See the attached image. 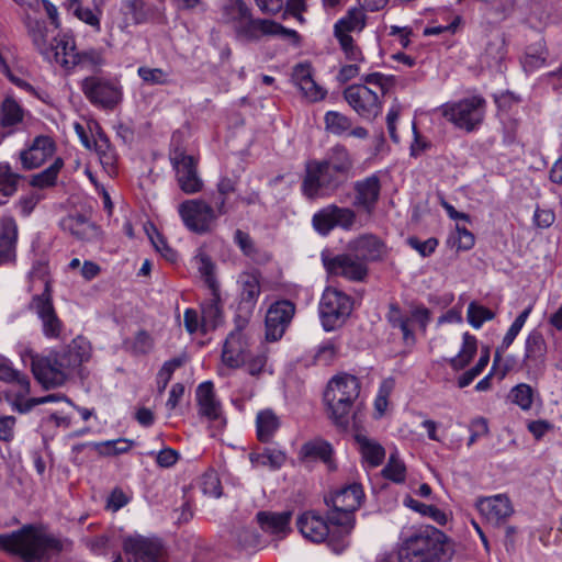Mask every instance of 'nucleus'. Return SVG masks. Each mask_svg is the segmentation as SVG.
Segmentation results:
<instances>
[{"label": "nucleus", "mask_w": 562, "mask_h": 562, "mask_svg": "<svg viewBox=\"0 0 562 562\" xmlns=\"http://www.w3.org/2000/svg\"><path fill=\"white\" fill-rule=\"evenodd\" d=\"M121 11L136 25L147 22L150 15V10L144 0H123Z\"/></svg>", "instance_id": "a18cd8bd"}, {"label": "nucleus", "mask_w": 562, "mask_h": 562, "mask_svg": "<svg viewBox=\"0 0 562 562\" xmlns=\"http://www.w3.org/2000/svg\"><path fill=\"white\" fill-rule=\"evenodd\" d=\"M27 308L36 314L41 321L42 333L46 338H60L64 324L54 307L53 294H34L29 302Z\"/></svg>", "instance_id": "4468645a"}, {"label": "nucleus", "mask_w": 562, "mask_h": 562, "mask_svg": "<svg viewBox=\"0 0 562 562\" xmlns=\"http://www.w3.org/2000/svg\"><path fill=\"white\" fill-rule=\"evenodd\" d=\"M199 413L209 420L220 422L224 424L222 417V406L215 396L213 383L210 381L199 384L195 391Z\"/></svg>", "instance_id": "c85d7f7f"}, {"label": "nucleus", "mask_w": 562, "mask_h": 562, "mask_svg": "<svg viewBox=\"0 0 562 562\" xmlns=\"http://www.w3.org/2000/svg\"><path fill=\"white\" fill-rule=\"evenodd\" d=\"M124 551L130 562H165L159 540L131 536L124 540Z\"/></svg>", "instance_id": "6ab92c4d"}, {"label": "nucleus", "mask_w": 562, "mask_h": 562, "mask_svg": "<svg viewBox=\"0 0 562 562\" xmlns=\"http://www.w3.org/2000/svg\"><path fill=\"white\" fill-rule=\"evenodd\" d=\"M29 112L12 97H5L0 104V144L24 127Z\"/></svg>", "instance_id": "412c9836"}, {"label": "nucleus", "mask_w": 562, "mask_h": 562, "mask_svg": "<svg viewBox=\"0 0 562 562\" xmlns=\"http://www.w3.org/2000/svg\"><path fill=\"white\" fill-rule=\"evenodd\" d=\"M60 355L65 358L64 367H69L74 371L90 359V342L82 337H77L60 351Z\"/></svg>", "instance_id": "f704fd0d"}, {"label": "nucleus", "mask_w": 562, "mask_h": 562, "mask_svg": "<svg viewBox=\"0 0 562 562\" xmlns=\"http://www.w3.org/2000/svg\"><path fill=\"white\" fill-rule=\"evenodd\" d=\"M476 508L494 526L503 524L513 514L509 498L502 494L479 498Z\"/></svg>", "instance_id": "5701e85b"}, {"label": "nucleus", "mask_w": 562, "mask_h": 562, "mask_svg": "<svg viewBox=\"0 0 562 562\" xmlns=\"http://www.w3.org/2000/svg\"><path fill=\"white\" fill-rule=\"evenodd\" d=\"M171 164L176 170L180 189L187 194H193L202 190L203 182L198 176L196 160L187 155L181 148H175L170 153Z\"/></svg>", "instance_id": "dca6fc26"}, {"label": "nucleus", "mask_w": 562, "mask_h": 562, "mask_svg": "<svg viewBox=\"0 0 562 562\" xmlns=\"http://www.w3.org/2000/svg\"><path fill=\"white\" fill-rule=\"evenodd\" d=\"M81 90L94 105L112 110L122 100L121 88L100 77L91 76L81 81Z\"/></svg>", "instance_id": "2eb2a0df"}, {"label": "nucleus", "mask_w": 562, "mask_h": 562, "mask_svg": "<svg viewBox=\"0 0 562 562\" xmlns=\"http://www.w3.org/2000/svg\"><path fill=\"white\" fill-rule=\"evenodd\" d=\"M184 226L192 233H210L216 223V214L211 204L202 199L186 200L178 206Z\"/></svg>", "instance_id": "1a4fd4ad"}, {"label": "nucleus", "mask_w": 562, "mask_h": 562, "mask_svg": "<svg viewBox=\"0 0 562 562\" xmlns=\"http://www.w3.org/2000/svg\"><path fill=\"white\" fill-rule=\"evenodd\" d=\"M477 350V341L473 335L469 333L463 334V342L461 350L458 355L449 360V363L453 370H461L465 368Z\"/></svg>", "instance_id": "37998d69"}, {"label": "nucleus", "mask_w": 562, "mask_h": 562, "mask_svg": "<svg viewBox=\"0 0 562 562\" xmlns=\"http://www.w3.org/2000/svg\"><path fill=\"white\" fill-rule=\"evenodd\" d=\"M49 50L50 55L45 57L48 61H55L65 69H72L78 65V50L72 36L64 34L54 37Z\"/></svg>", "instance_id": "cd10ccee"}, {"label": "nucleus", "mask_w": 562, "mask_h": 562, "mask_svg": "<svg viewBox=\"0 0 562 562\" xmlns=\"http://www.w3.org/2000/svg\"><path fill=\"white\" fill-rule=\"evenodd\" d=\"M360 392L359 381L350 374L333 378L324 393V401L335 424L345 426L353 402Z\"/></svg>", "instance_id": "39448f33"}, {"label": "nucleus", "mask_w": 562, "mask_h": 562, "mask_svg": "<svg viewBox=\"0 0 562 562\" xmlns=\"http://www.w3.org/2000/svg\"><path fill=\"white\" fill-rule=\"evenodd\" d=\"M548 346L543 335L537 330H531L525 341V353L522 364L528 371H540L544 368Z\"/></svg>", "instance_id": "b1692460"}, {"label": "nucleus", "mask_w": 562, "mask_h": 562, "mask_svg": "<svg viewBox=\"0 0 562 562\" xmlns=\"http://www.w3.org/2000/svg\"><path fill=\"white\" fill-rule=\"evenodd\" d=\"M61 226L72 236L81 240H90L97 237L98 228L83 215H69L61 221Z\"/></svg>", "instance_id": "c9c22d12"}, {"label": "nucleus", "mask_w": 562, "mask_h": 562, "mask_svg": "<svg viewBox=\"0 0 562 562\" xmlns=\"http://www.w3.org/2000/svg\"><path fill=\"white\" fill-rule=\"evenodd\" d=\"M353 308L352 299L334 286H327L321 297L318 311L322 326L326 331L341 327Z\"/></svg>", "instance_id": "0eeeda50"}, {"label": "nucleus", "mask_w": 562, "mask_h": 562, "mask_svg": "<svg viewBox=\"0 0 562 562\" xmlns=\"http://www.w3.org/2000/svg\"><path fill=\"white\" fill-rule=\"evenodd\" d=\"M182 364L183 361L180 358H173L164 363V366L157 373V389L160 394L166 390L173 372Z\"/></svg>", "instance_id": "338daca9"}, {"label": "nucleus", "mask_w": 562, "mask_h": 562, "mask_svg": "<svg viewBox=\"0 0 562 562\" xmlns=\"http://www.w3.org/2000/svg\"><path fill=\"white\" fill-rule=\"evenodd\" d=\"M29 291L38 289L42 290L40 294H52L48 267L45 262L38 261L34 263L32 270L29 273Z\"/></svg>", "instance_id": "c03bdc74"}, {"label": "nucleus", "mask_w": 562, "mask_h": 562, "mask_svg": "<svg viewBox=\"0 0 562 562\" xmlns=\"http://www.w3.org/2000/svg\"><path fill=\"white\" fill-rule=\"evenodd\" d=\"M250 13L249 7L243 0H229L224 5L225 18L231 22H235L236 25H239L249 18Z\"/></svg>", "instance_id": "bf43d9fd"}, {"label": "nucleus", "mask_w": 562, "mask_h": 562, "mask_svg": "<svg viewBox=\"0 0 562 562\" xmlns=\"http://www.w3.org/2000/svg\"><path fill=\"white\" fill-rule=\"evenodd\" d=\"M234 241L238 245L243 254L255 261H265L269 256L261 252L255 245L248 233L237 229L234 234Z\"/></svg>", "instance_id": "864d4df0"}, {"label": "nucleus", "mask_w": 562, "mask_h": 562, "mask_svg": "<svg viewBox=\"0 0 562 562\" xmlns=\"http://www.w3.org/2000/svg\"><path fill=\"white\" fill-rule=\"evenodd\" d=\"M0 380L15 383L18 386L16 397L18 400L23 398L30 392V381L27 376L21 374L18 370L13 369L11 362L0 356ZM57 397L55 395H47L43 397H33L27 400L25 403H21L19 401L15 402V406L19 412L26 413L35 405L56 401Z\"/></svg>", "instance_id": "f3484780"}, {"label": "nucleus", "mask_w": 562, "mask_h": 562, "mask_svg": "<svg viewBox=\"0 0 562 562\" xmlns=\"http://www.w3.org/2000/svg\"><path fill=\"white\" fill-rule=\"evenodd\" d=\"M438 111L454 127L471 133L477 130L485 119L486 100L472 95L442 104Z\"/></svg>", "instance_id": "423d86ee"}, {"label": "nucleus", "mask_w": 562, "mask_h": 562, "mask_svg": "<svg viewBox=\"0 0 562 562\" xmlns=\"http://www.w3.org/2000/svg\"><path fill=\"white\" fill-rule=\"evenodd\" d=\"M236 31L247 40H258L263 35L290 38L294 43H299L300 40V35L295 30L286 29L272 20L252 19L251 15L239 25H236Z\"/></svg>", "instance_id": "a211bd4d"}, {"label": "nucleus", "mask_w": 562, "mask_h": 562, "mask_svg": "<svg viewBox=\"0 0 562 562\" xmlns=\"http://www.w3.org/2000/svg\"><path fill=\"white\" fill-rule=\"evenodd\" d=\"M133 443L132 440L119 438L115 440L95 442L92 443V446L101 456H116L130 451Z\"/></svg>", "instance_id": "4d7b16f0"}, {"label": "nucleus", "mask_w": 562, "mask_h": 562, "mask_svg": "<svg viewBox=\"0 0 562 562\" xmlns=\"http://www.w3.org/2000/svg\"><path fill=\"white\" fill-rule=\"evenodd\" d=\"M220 290L211 291L210 299L201 305V331L215 329L222 322Z\"/></svg>", "instance_id": "72a5a7b5"}, {"label": "nucleus", "mask_w": 562, "mask_h": 562, "mask_svg": "<svg viewBox=\"0 0 562 562\" xmlns=\"http://www.w3.org/2000/svg\"><path fill=\"white\" fill-rule=\"evenodd\" d=\"M398 562H428V560L411 536L398 549Z\"/></svg>", "instance_id": "052dcab7"}, {"label": "nucleus", "mask_w": 562, "mask_h": 562, "mask_svg": "<svg viewBox=\"0 0 562 562\" xmlns=\"http://www.w3.org/2000/svg\"><path fill=\"white\" fill-rule=\"evenodd\" d=\"M357 223V213L351 207L328 204L318 210L312 217L314 229L322 236H327L334 228L352 231Z\"/></svg>", "instance_id": "9d476101"}, {"label": "nucleus", "mask_w": 562, "mask_h": 562, "mask_svg": "<svg viewBox=\"0 0 562 562\" xmlns=\"http://www.w3.org/2000/svg\"><path fill=\"white\" fill-rule=\"evenodd\" d=\"M547 322L555 330H562V294L551 293L546 310Z\"/></svg>", "instance_id": "5fc2aeb1"}, {"label": "nucleus", "mask_w": 562, "mask_h": 562, "mask_svg": "<svg viewBox=\"0 0 562 562\" xmlns=\"http://www.w3.org/2000/svg\"><path fill=\"white\" fill-rule=\"evenodd\" d=\"M26 356L31 359L32 372L35 379L45 387H56L63 385L70 373L69 367H64L65 358L57 352L48 357L34 356L31 350L22 353L23 362H26Z\"/></svg>", "instance_id": "6e6552de"}, {"label": "nucleus", "mask_w": 562, "mask_h": 562, "mask_svg": "<svg viewBox=\"0 0 562 562\" xmlns=\"http://www.w3.org/2000/svg\"><path fill=\"white\" fill-rule=\"evenodd\" d=\"M382 475L394 483H403L405 481V464L397 458L395 453L390 456L386 465L382 470Z\"/></svg>", "instance_id": "0e129e2a"}, {"label": "nucleus", "mask_w": 562, "mask_h": 562, "mask_svg": "<svg viewBox=\"0 0 562 562\" xmlns=\"http://www.w3.org/2000/svg\"><path fill=\"white\" fill-rule=\"evenodd\" d=\"M241 299L244 302L254 304L260 295V280L256 273H244L240 277Z\"/></svg>", "instance_id": "6e6d98bb"}, {"label": "nucleus", "mask_w": 562, "mask_h": 562, "mask_svg": "<svg viewBox=\"0 0 562 562\" xmlns=\"http://www.w3.org/2000/svg\"><path fill=\"white\" fill-rule=\"evenodd\" d=\"M297 528L302 536L315 543L328 541V546L334 551V543L338 542L340 535H342L341 528L333 525L329 520L327 521L316 512H306L297 518Z\"/></svg>", "instance_id": "ddd939ff"}, {"label": "nucleus", "mask_w": 562, "mask_h": 562, "mask_svg": "<svg viewBox=\"0 0 562 562\" xmlns=\"http://www.w3.org/2000/svg\"><path fill=\"white\" fill-rule=\"evenodd\" d=\"M412 538L428 562H449L453 555L452 546L446 535L435 527L426 526L412 535Z\"/></svg>", "instance_id": "9b49d317"}, {"label": "nucleus", "mask_w": 562, "mask_h": 562, "mask_svg": "<svg viewBox=\"0 0 562 562\" xmlns=\"http://www.w3.org/2000/svg\"><path fill=\"white\" fill-rule=\"evenodd\" d=\"M286 460V454L278 449L267 448L261 452H250L249 461L254 468L280 469Z\"/></svg>", "instance_id": "4c0bfd02"}, {"label": "nucleus", "mask_w": 562, "mask_h": 562, "mask_svg": "<svg viewBox=\"0 0 562 562\" xmlns=\"http://www.w3.org/2000/svg\"><path fill=\"white\" fill-rule=\"evenodd\" d=\"M404 504L411 509L420 513L424 516L432 518L437 522L442 524L446 521L445 513L434 505H426L413 498L412 496H406L404 498Z\"/></svg>", "instance_id": "680f3d73"}, {"label": "nucleus", "mask_w": 562, "mask_h": 562, "mask_svg": "<svg viewBox=\"0 0 562 562\" xmlns=\"http://www.w3.org/2000/svg\"><path fill=\"white\" fill-rule=\"evenodd\" d=\"M494 317L495 314L491 310L476 302H471L468 306V322L476 329H479L485 322L491 321Z\"/></svg>", "instance_id": "e2e57ef3"}, {"label": "nucleus", "mask_w": 562, "mask_h": 562, "mask_svg": "<svg viewBox=\"0 0 562 562\" xmlns=\"http://www.w3.org/2000/svg\"><path fill=\"white\" fill-rule=\"evenodd\" d=\"M55 151L54 140L49 136L40 135L32 140L27 148L20 151L19 158L24 170H32L52 158Z\"/></svg>", "instance_id": "4be33fe9"}, {"label": "nucleus", "mask_w": 562, "mask_h": 562, "mask_svg": "<svg viewBox=\"0 0 562 562\" xmlns=\"http://www.w3.org/2000/svg\"><path fill=\"white\" fill-rule=\"evenodd\" d=\"M488 361H490V353L486 350V351L482 352L479 361L476 362V364L473 368L465 371L462 375L459 376L458 386L463 389V387L470 385L473 382V380L482 373V371L487 366Z\"/></svg>", "instance_id": "774afa93"}, {"label": "nucleus", "mask_w": 562, "mask_h": 562, "mask_svg": "<svg viewBox=\"0 0 562 562\" xmlns=\"http://www.w3.org/2000/svg\"><path fill=\"white\" fill-rule=\"evenodd\" d=\"M322 262L329 276L341 277L351 282H362L368 277V266L356 255H330L322 252Z\"/></svg>", "instance_id": "f8f14e48"}, {"label": "nucleus", "mask_w": 562, "mask_h": 562, "mask_svg": "<svg viewBox=\"0 0 562 562\" xmlns=\"http://www.w3.org/2000/svg\"><path fill=\"white\" fill-rule=\"evenodd\" d=\"M353 206L362 209L368 214H371L380 198L381 183L379 177L372 175L362 180L356 181L353 184Z\"/></svg>", "instance_id": "393cba45"}, {"label": "nucleus", "mask_w": 562, "mask_h": 562, "mask_svg": "<svg viewBox=\"0 0 562 562\" xmlns=\"http://www.w3.org/2000/svg\"><path fill=\"white\" fill-rule=\"evenodd\" d=\"M386 318L392 327L401 329L405 341L415 340L413 329L409 327V317L402 312L398 304L390 303Z\"/></svg>", "instance_id": "49530a36"}, {"label": "nucleus", "mask_w": 562, "mask_h": 562, "mask_svg": "<svg viewBox=\"0 0 562 562\" xmlns=\"http://www.w3.org/2000/svg\"><path fill=\"white\" fill-rule=\"evenodd\" d=\"M364 493L360 484L353 483L337 491L329 499L325 498L329 508V521L341 528L342 535L334 543V552H342L349 544L348 537L355 527V512L360 507Z\"/></svg>", "instance_id": "20e7f679"}, {"label": "nucleus", "mask_w": 562, "mask_h": 562, "mask_svg": "<svg viewBox=\"0 0 562 562\" xmlns=\"http://www.w3.org/2000/svg\"><path fill=\"white\" fill-rule=\"evenodd\" d=\"M291 512H259L256 515L260 528L278 539L284 538L290 531Z\"/></svg>", "instance_id": "7c9ffc66"}, {"label": "nucleus", "mask_w": 562, "mask_h": 562, "mask_svg": "<svg viewBox=\"0 0 562 562\" xmlns=\"http://www.w3.org/2000/svg\"><path fill=\"white\" fill-rule=\"evenodd\" d=\"M348 249L355 252L364 263L382 260L386 254L384 243L372 234H363L351 239L348 244Z\"/></svg>", "instance_id": "a878e982"}, {"label": "nucleus", "mask_w": 562, "mask_h": 562, "mask_svg": "<svg viewBox=\"0 0 562 562\" xmlns=\"http://www.w3.org/2000/svg\"><path fill=\"white\" fill-rule=\"evenodd\" d=\"M267 361L268 349L265 345H260L256 350L249 351L243 367L250 375L257 376L266 370Z\"/></svg>", "instance_id": "3c124183"}, {"label": "nucleus", "mask_w": 562, "mask_h": 562, "mask_svg": "<svg viewBox=\"0 0 562 562\" xmlns=\"http://www.w3.org/2000/svg\"><path fill=\"white\" fill-rule=\"evenodd\" d=\"M68 10L81 22L89 25L94 32L101 31L102 10L90 8L82 3V0H67Z\"/></svg>", "instance_id": "e433bc0d"}, {"label": "nucleus", "mask_w": 562, "mask_h": 562, "mask_svg": "<svg viewBox=\"0 0 562 562\" xmlns=\"http://www.w3.org/2000/svg\"><path fill=\"white\" fill-rule=\"evenodd\" d=\"M194 265L201 276V278L204 280L205 284L210 289V291H216L218 289V283L215 278V265L204 252L198 254L194 259Z\"/></svg>", "instance_id": "09e8293b"}, {"label": "nucleus", "mask_w": 562, "mask_h": 562, "mask_svg": "<svg viewBox=\"0 0 562 562\" xmlns=\"http://www.w3.org/2000/svg\"><path fill=\"white\" fill-rule=\"evenodd\" d=\"M352 169L353 160L347 148L336 145L323 159L306 161L302 193L310 200L333 195L352 177Z\"/></svg>", "instance_id": "f257e3e1"}, {"label": "nucleus", "mask_w": 562, "mask_h": 562, "mask_svg": "<svg viewBox=\"0 0 562 562\" xmlns=\"http://www.w3.org/2000/svg\"><path fill=\"white\" fill-rule=\"evenodd\" d=\"M292 80L303 95L311 102L321 101L326 97V90L318 86L313 79L312 68L308 64L296 65L292 72Z\"/></svg>", "instance_id": "c756f323"}, {"label": "nucleus", "mask_w": 562, "mask_h": 562, "mask_svg": "<svg viewBox=\"0 0 562 562\" xmlns=\"http://www.w3.org/2000/svg\"><path fill=\"white\" fill-rule=\"evenodd\" d=\"M256 426L258 439L268 442L279 429L280 419L273 411L265 409L257 414Z\"/></svg>", "instance_id": "ea45409f"}, {"label": "nucleus", "mask_w": 562, "mask_h": 562, "mask_svg": "<svg viewBox=\"0 0 562 562\" xmlns=\"http://www.w3.org/2000/svg\"><path fill=\"white\" fill-rule=\"evenodd\" d=\"M355 439L359 445L363 461L371 468L379 467L385 457L384 448L376 441L371 440L363 435H357Z\"/></svg>", "instance_id": "58836bf2"}, {"label": "nucleus", "mask_w": 562, "mask_h": 562, "mask_svg": "<svg viewBox=\"0 0 562 562\" xmlns=\"http://www.w3.org/2000/svg\"><path fill=\"white\" fill-rule=\"evenodd\" d=\"M535 390L526 383H520L510 390L509 398L521 409L528 411L533 403Z\"/></svg>", "instance_id": "13d9d810"}, {"label": "nucleus", "mask_w": 562, "mask_h": 562, "mask_svg": "<svg viewBox=\"0 0 562 562\" xmlns=\"http://www.w3.org/2000/svg\"><path fill=\"white\" fill-rule=\"evenodd\" d=\"M0 549L19 555L25 562H38L48 558L50 552H59L61 546L54 537L29 525L18 531L0 535Z\"/></svg>", "instance_id": "7ed1b4c3"}, {"label": "nucleus", "mask_w": 562, "mask_h": 562, "mask_svg": "<svg viewBox=\"0 0 562 562\" xmlns=\"http://www.w3.org/2000/svg\"><path fill=\"white\" fill-rule=\"evenodd\" d=\"M249 351V345L245 335L240 330H235L225 340L222 360L229 368H241Z\"/></svg>", "instance_id": "bb28decb"}, {"label": "nucleus", "mask_w": 562, "mask_h": 562, "mask_svg": "<svg viewBox=\"0 0 562 562\" xmlns=\"http://www.w3.org/2000/svg\"><path fill=\"white\" fill-rule=\"evenodd\" d=\"M299 460L306 465L315 461H322L329 470L335 469L333 461V447L323 439H314L305 442L299 452Z\"/></svg>", "instance_id": "2f4dec72"}, {"label": "nucleus", "mask_w": 562, "mask_h": 562, "mask_svg": "<svg viewBox=\"0 0 562 562\" xmlns=\"http://www.w3.org/2000/svg\"><path fill=\"white\" fill-rule=\"evenodd\" d=\"M366 85H352L345 89L344 98L349 106L364 120H374L382 111V98L395 86L394 76L372 72L363 77Z\"/></svg>", "instance_id": "f03ea898"}, {"label": "nucleus", "mask_w": 562, "mask_h": 562, "mask_svg": "<svg viewBox=\"0 0 562 562\" xmlns=\"http://www.w3.org/2000/svg\"><path fill=\"white\" fill-rule=\"evenodd\" d=\"M362 8H352L347 14L338 20L334 26V34H349V32L361 31L366 24V15Z\"/></svg>", "instance_id": "79ce46f5"}, {"label": "nucleus", "mask_w": 562, "mask_h": 562, "mask_svg": "<svg viewBox=\"0 0 562 562\" xmlns=\"http://www.w3.org/2000/svg\"><path fill=\"white\" fill-rule=\"evenodd\" d=\"M137 75L143 80L144 83L149 86L170 83L169 74L161 68H150L147 66H140L137 69Z\"/></svg>", "instance_id": "69168bd1"}, {"label": "nucleus", "mask_w": 562, "mask_h": 562, "mask_svg": "<svg viewBox=\"0 0 562 562\" xmlns=\"http://www.w3.org/2000/svg\"><path fill=\"white\" fill-rule=\"evenodd\" d=\"M21 176L14 172L9 162H0V195L8 199L15 194Z\"/></svg>", "instance_id": "8fccbe9b"}, {"label": "nucleus", "mask_w": 562, "mask_h": 562, "mask_svg": "<svg viewBox=\"0 0 562 562\" xmlns=\"http://www.w3.org/2000/svg\"><path fill=\"white\" fill-rule=\"evenodd\" d=\"M18 225L12 216L0 220V266L15 260Z\"/></svg>", "instance_id": "473e14b6"}, {"label": "nucleus", "mask_w": 562, "mask_h": 562, "mask_svg": "<svg viewBox=\"0 0 562 562\" xmlns=\"http://www.w3.org/2000/svg\"><path fill=\"white\" fill-rule=\"evenodd\" d=\"M325 130L336 136L346 134L352 126L351 120L337 111H328L324 116Z\"/></svg>", "instance_id": "603ef678"}, {"label": "nucleus", "mask_w": 562, "mask_h": 562, "mask_svg": "<svg viewBox=\"0 0 562 562\" xmlns=\"http://www.w3.org/2000/svg\"><path fill=\"white\" fill-rule=\"evenodd\" d=\"M92 148L99 155L100 162L109 171H114L116 165V154L114 148L111 146L109 138L101 131L93 136Z\"/></svg>", "instance_id": "a19ab883"}, {"label": "nucleus", "mask_w": 562, "mask_h": 562, "mask_svg": "<svg viewBox=\"0 0 562 562\" xmlns=\"http://www.w3.org/2000/svg\"><path fill=\"white\" fill-rule=\"evenodd\" d=\"M64 167V160L60 157L55 158L53 164L43 171L33 175L30 184L35 188L44 189L56 183L57 176Z\"/></svg>", "instance_id": "de8ad7c7"}, {"label": "nucleus", "mask_w": 562, "mask_h": 562, "mask_svg": "<svg viewBox=\"0 0 562 562\" xmlns=\"http://www.w3.org/2000/svg\"><path fill=\"white\" fill-rule=\"evenodd\" d=\"M295 313V305L288 300L273 303L266 314V338L279 340L285 333Z\"/></svg>", "instance_id": "aec40b11"}]
</instances>
